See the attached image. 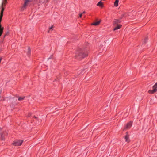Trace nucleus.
<instances>
[{
  "label": "nucleus",
  "mask_w": 157,
  "mask_h": 157,
  "mask_svg": "<svg viewBox=\"0 0 157 157\" xmlns=\"http://www.w3.org/2000/svg\"><path fill=\"white\" fill-rule=\"evenodd\" d=\"M87 55H86L84 56L82 53V52L81 51H77L76 53V55L75 57L76 58L79 59L81 58H83L85 56H87Z\"/></svg>",
  "instance_id": "nucleus-1"
},
{
  "label": "nucleus",
  "mask_w": 157,
  "mask_h": 157,
  "mask_svg": "<svg viewBox=\"0 0 157 157\" xmlns=\"http://www.w3.org/2000/svg\"><path fill=\"white\" fill-rule=\"evenodd\" d=\"M157 91V82L156 83L153 87L152 90H149L148 92L150 94H152L155 93Z\"/></svg>",
  "instance_id": "nucleus-2"
},
{
  "label": "nucleus",
  "mask_w": 157,
  "mask_h": 157,
  "mask_svg": "<svg viewBox=\"0 0 157 157\" xmlns=\"http://www.w3.org/2000/svg\"><path fill=\"white\" fill-rule=\"evenodd\" d=\"M132 126V123L130 122L128 123L125 126L124 130H127L129 129Z\"/></svg>",
  "instance_id": "nucleus-3"
},
{
  "label": "nucleus",
  "mask_w": 157,
  "mask_h": 157,
  "mask_svg": "<svg viewBox=\"0 0 157 157\" xmlns=\"http://www.w3.org/2000/svg\"><path fill=\"white\" fill-rule=\"evenodd\" d=\"M23 142V140H18L15 142L13 144L15 146H20L21 145Z\"/></svg>",
  "instance_id": "nucleus-4"
},
{
  "label": "nucleus",
  "mask_w": 157,
  "mask_h": 157,
  "mask_svg": "<svg viewBox=\"0 0 157 157\" xmlns=\"http://www.w3.org/2000/svg\"><path fill=\"white\" fill-rule=\"evenodd\" d=\"M121 22L118 19H115L113 21V26H116V25H119L118 24Z\"/></svg>",
  "instance_id": "nucleus-5"
},
{
  "label": "nucleus",
  "mask_w": 157,
  "mask_h": 157,
  "mask_svg": "<svg viewBox=\"0 0 157 157\" xmlns=\"http://www.w3.org/2000/svg\"><path fill=\"white\" fill-rule=\"evenodd\" d=\"M25 2L22 8V9L23 10H24V9L25 8L26 6L28 5V3L30 1L29 0H25Z\"/></svg>",
  "instance_id": "nucleus-6"
},
{
  "label": "nucleus",
  "mask_w": 157,
  "mask_h": 157,
  "mask_svg": "<svg viewBox=\"0 0 157 157\" xmlns=\"http://www.w3.org/2000/svg\"><path fill=\"white\" fill-rule=\"evenodd\" d=\"M122 26V25H116V26H113L114 29L113 30L115 31L116 30H117L119 29H120L121 27Z\"/></svg>",
  "instance_id": "nucleus-7"
},
{
  "label": "nucleus",
  "mask_w": 157,
  "mask_h": 157,
  "mask_svg": "<svg viewBox=\"0 0 157 157\" xmlns=\"http://www.w3.org/2000/svg\"><path fill=\"white\" fill-rule=\"evenodd\" d=\"M6 3L7 0H3V1L2 2L1 7H4L5 6L6 4Z\"/></svg>",
  "instance_id": "nucleus-8"
},
{
  "label": "nucleus",
  "mask_w": 157,
  "mask_h": 157,
  "mask_svg": "<svg viewBox=\"0 0 157 157\" xmlns=\"http://www.w3.org/2000/svg\"><path fill=\"white\" fill-rule=\"evenodd\" d=\"M119 0H116L114 3V6L115 7H117L118 5Z\"/></svg>",
  "instance_id": "nucleus-9"
},
{
  "label": "nucleus",
  "mask_w": 157,
  "mask_h": 157,
  "mask_svg": "<svg viewBox=\"0 0 157 157\" xmlns=\"http://www.w3.org/2000/svg\"><path fill=\"white\" fill-rule=\"evenodd\" d=\"M125 138L126 140V142H129V136L127 134L125 136Z\"/></svg>",
  "instance_id": "nucleus-10"
},
{
  "label": "nucleus",
  "mask_w": 157,
  "mask_h": 157,
  "mask_svg": "<svg viewBox=\"0 0 157 157\" xmlns=\"http://www.w3.org/2000/svg\"><path fill=\"white\" fill-rule=\"evenodd\" d=\"M97 5L98 6L102 7L103 6V4L101 2V1H100L98 3V4H97Z\"/></svg>",
  "instance_id": "nucleus-11"
},
{
  "label": "nucleus",
  "mask_w": 157,
  "mask_h": 157,
  "mask_svg": "<svg viewBox=\"0 0 157 157\" xmlns=\"http://www.w3.org/2000/svg\"><path fill=\"white\" fill-rule=\"evenodd\" d=\"M100 23V21H97L95 22H94V23H93L92 24V25H98Z\"/></svg>",
  "instance_id": "nucleus-12"
},
{
  "label": "nucleus",
  "mask_w": 157,
  "mask_h": 157,
  "mask_svg": "<svg viewBox=\"0 0 157 157\" xmlns=\"http://www.w3.org/2000/svg\"><path fill=\"white\" fill-rule=\"evenodd\" d=\"M25 97H20L19 98L18 100L19 101H22L24 100Z\"/></svg>",
  "instance_id": "nucleus-13"
},
{
  "label": "nucleus",
  "mask_w": 157,
  "mask_h": 157,
  "mask_svg": "<svg viewBox=\"0 0 157 157\" xmlns=\"http://www.w3.org/2000/svg\"><path fill=\"white\" fill-rule=\"evenodd\" d=\"M30 49L29 48H28V56L30 55Z\"/></svg>",
  "instance_id": "nucleus-14"
},
{
  "label": "nucleus",
  "mask_w": 157,
  "mask_h": 157,
  "mask_svg": "<svg viewBox=\"0 0 157 157\" xmlns=\"http://www.w3.org/2000/svg\"><path fill=\"white\" fill-rule=\"evenodd\" d=\"M148 40V38L147 37L145 38L144 40V44H145L146 43L147 40Z\"/></svg>",
  "instance_id": "nucleus-15"
},
{
  "label": "nucleus",
  "mask_w": 157,
  "mask_h": 157,
  "mask_svg": "<svg viewBox=\"0 0 157 157\" xmlns=\"http://www.w3.org/2000/svg\"><path fill=\"white\" fill-rule=\"evenodd\" d=\"M53 26H52L50 28H49V30L48 31V33H49V31L50 30H53Z\"/></svg>",
  "instance_id": "nucleus-16"
},
{
  "label": "nucleus",
  "mask_w": 157,
  "mask_h": 157,
  "mask_svg": "<svg viewBox=\"0 0 157 157\" xmlns=\"http://www.w3.org/2000/svg\"><path fill=\"white\" fill-rule=\"evenodd\" d=\"M1 138L2 140H4V138H3V135L2 134L1 135Z\"/></svg>",
  "instance_id": "nucleus-17"
},
{
  "label": "nucleus",
  "mask_w": 157,
  "mask_h": 157,
  "mask_svg": "<svg viewBox=\"0 0 157 157\" xmlns=\"http://www.w3.org/2000/svg\"><path fill=\"white\" fill-rule=\"evenodd\" d=\"M82 13H81V14H79V17H80V18H81V17H82Z\"/></svg>",
  "instance_id": "nucleus-18"
},
{
  "label": "nucleus",
  "mask_w": 157,
  "mask_h": 157,
  "mask_svg": "<svg viewBox=\"0 0 157 157\" xmlns=\"http://www.w3.org/2000/svg\"><path fill=\"white\" fill-rule=\"evenodd\" d=\"M85 13V11L83 12V13H82V14H84V13Z\"/></svg>",
  "instance_id": "nucleus-19"
},
{
  "label": "nucleus",
  "mask_w": 157,
  "mask_h": 157,
  "mask_svg": "<svg viewBox=\"0 0 157 157\" xmlns=\"http://www.w3.org/2000/svg\"><path fill=\"white\" fill-rule=\"evenodd\" d=\"M1 91L0 90V93H1Z\"/></svg>",
  "instance_id": "nucleus-20"
}]
</instances>
